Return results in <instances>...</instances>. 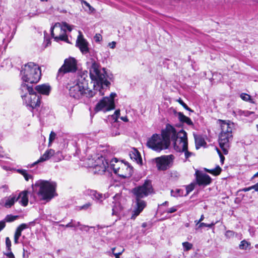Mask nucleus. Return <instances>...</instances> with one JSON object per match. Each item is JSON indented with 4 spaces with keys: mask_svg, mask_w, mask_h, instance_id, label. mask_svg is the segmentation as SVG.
I'll return each mask as SVG.
<instances>
[{
    "mask_svg": "<svg viewBox=\"0 0 258 258\" xmlns=\"http://www.w3.org/2000/svg\"><path fill=\"white\" fill-rule=\"evenodd\" d=\"M90 75L92 80L94 81V91L88 89L87 83L85 79H79L75 81L70 87L69 94L71 97L80 99L83 97L90 98L96 94L99 96L104 94V92L109 88L110 84L107 80L108 76L105 69L101 68L100 66H91Z\"/></svg>",
    "mask_w": 258,
    "mask_h": 258,
    "instance_id": "nucleus-1",
    "label": "nucleus"
},
{
    "mask_svg": "<svg viewBox=\"0 0 258 258\" xmlns=\"http://www.w3.org/2000/svg\"><path fill=\"white\" fill-rule=\"evenodd\" d=\"M32 186L41 199L48 201L54 197L56 184L53 181L39 180Z\"/></svg>",
    "mask_w": 258,
    "mask_h": 258,
    "instance_id": "nucleus-2",
    "label": "nucleus"
},
{
    "mask_svg": "<svg viewBox=\"0 0 258 258\" xmlns=\"http://www.w3.org/2000/svg\"><path fill=\"white\" fill-rule=\"evenodd\" d=\"M221 123V133L219 136V144L223 153L225 155L228 153L230 143L233 139L232 130L234 124L230 121L220 120Z\"/></svg>",
    "mask_w": 258,
    "mask_h": 258,
    "instance_id": "nucleus-3",
    "label": "nucleus"
},
{
    "mask_svg": "<svg viewBox=\"0 0 258 258\" xmlns=\"http://www.w3.org/2000/svg\"><path fill=\"white\" fill-rule=\"evenodd\" d=\"M20 75L23 82L37 83L41 78V71L39 66H22Z\"/></svg>",
    "mask_w": 258,
    "mask_h": 258,
    "instance_id": "nucleus-4",
    "label": "nucleus"
},
{
    "mask_svg": "<svg viewBox=\"0 0 258 258\" xmlns=\"http://www.w3.org/2000/svg\"><path fill=\"white\" fill-rule=\"evenodd\" d=\"M66 28L69 31L72 30L71 26L67 23H64L62 26L60 23H56L53 26L51 27V35L56 41H62L68 43H71L68 36L66 35Z\"/></svg>",
    "mask_w": 258,
    "mask_h": 258,
    "instance_id": "nucleus-5",
    "label": "nucleus"
},
{
    "mask_svg": "<svg viewBox=\"0 0 258 258\" xmlns=\"http://www.w3.org/2000/svg\"><path fill=\"white\" fill-rule=\"evenodd\" d=\"M110 166L114 173L120 177H126L131 174L132 169L128 164L118 161L116 158L110 162Z\"/></svg>",
    "mask_w": 258,
    "mask_h": 258,
    "instance_id": "nucleus-6",
    "label": "nucleus"
},
{
    "mask_svg": "<svg viewBox=\"0 0 258 258\" xmlns=\"http://www.w3.org/2000/svg\"><path fill=\"white\" fill-rule=\"evenodd\" d=\"M147 145L149 148L156 152H160L169 147L162 136L157 134L153 135L151 138H149Z\"/></svg>",
    "mask_w": 258,
    "mask_h": 258,
    "instance_id": "nucleus-7",
    "label": "nucleus"
},
{
    "mask_svg": "<svg viewBox=\"0 0 258 258\" xmlns=\"http://www.w3.org/2000/svg\"><path fill=\"white\" fill-rule=\"evenodd\" d=\"M179 140H177L174 143V148L179 152H184L185 158L187 159L190 157L192 153L189 152L187 150V137L186 133L183 131L181 130L179 134Z\"/></svg>",
    "mask_w": 258,
    "mask_h": 258,
    "instance_id": "nucleus-8",
    "label": "nucleus"
},
{
    "mask_svg": "<svg viewBox=\"0 0 258 258\" xmlns=\"http://www.w3.org/2000/svg\"><path fill=\"white\" fill-rule=\"evenodd\" d=\"M132 192L136 198L142 199L147 197L153 192L151 181L149 180H146L142 185L134 188Z\"/></svg>",
    "mask_w": 258,
    "mask_h": 258,
    "instance_id": "nucleus-9",
    "label": "nucleus"
},
{
    "mask_svg": "<svg viewBox=\"0 0 258 258\" xmlns=\"http://www.w3.org/2000/svg\"><path fill=\"white\" fill-rule=\"evenodd\" d=\"M116 96V93H111L109 97H104L97 103L95 107V110L98 112L102 110L108 111L114 109L115 107L114 98Z\"/></svg>",
    "mask_w": 258,
    "mask_h": 258,
    "instance_id": "nucleus-10",
    "label": "nucleus"
},
{
    "mask_svg": "<svg viewBox=\"0 0 258 258\" xmlns=\"http://www.w3.org/2000/svg\"><path fill=\"white\" fill-rule=\"evenodd\" d=\"M179 132L178 133L174 127L172 125L168 124L166 125V128L162 130L161 135L164 139L167 145L169 146L170 144V140L174 142V143L177 140H179Z\"/></svg>",
    "mask_w": 258,
    "mask_h": 258,
    "instance_id": "nucleus-11",
    "label": "nucleus"
},
{
    "mask_svg": "<svg viewBox=\"0 0 258 258\" xmlns=\"http://www.w3.org/2000/svg\"><path fill=\"white\" fill-rule=\"evenodd\" d=\"M174 159L173 155H163L155 159L156 165L159 170H165L172 163Z\"/></svg>",
    "mask_w": 258,
    "mask_h": 258,
    "instance_id": "nucleus-12",
    "label": "nucleus"
},
{
    "mask_svg": "<svg viewBox=\"0 0 258 258\" xmlns=\"http://www.w3.org/2000/svg\"><path fill=\"white\" fill-rule=\"evenodd\" d=\"M23 102L27 106L30 108L32 110L37 109L40 105V97L39 95H37L35 92L33 94H28V97L23 99Z\"/></svg>",
    "mask_w": 258,
    "mask_h": 258,
    "instance_id": "nucleus-13",
    "label": "nucleus"
},
{
    "mask_svg": "<svg viewBox=\"0 0 258 258\" xmlns=\"http://www.w3.org/2000/svg\"><path fill=\"white\" fill-rule=\"evenodd\" d=\"M88 45V42L84 38L82 32L79 31L76 40V46L79 48L82 54H86L89 52Z\"/></svg>",
    "mask_w": 258,
    "mask_h": 258,
    "instance_id": "nucleus-14",
    "label": "nucleus"
},
{
    "mask_svg": "<svg viewBox=\"0 0 258 258\" xmlns=\"http://www.w3.org/2000/svg\"><path fill=\"white\" fill-rule=\"evenodd\" d=\"M196 178L197 184L199 186H206L211 183L212 179L209 175L198 170L196 172Z\"/></svg>",
    "mask_w": 258,
    "mask_h": 258,
    "instance_id": "nucleus-15",
    "label": "nucleus"
},
{
    "mask_svg": "<svg viewBox=\"0 0 258 258\" xmlns=\"http://www.w3.org/2000/svg\"><path fill=\"white\" fill-rule=\"evenodd\" d=\"M54 156L55 157L56 156H60L57 161H59L61 160L62 158L61 153L59 152H57L55 153L54 150L52 149H49L45 151V152L41 156L39 160H38L36 162H34L33 164L31 165V167L33 166L34 165L37 164L38 163L43 162L44 161H46L48 160L51 157Z\"/></svg>",
    "mask_w": 258,
    "mask_h": 258,
    "instance_id": "nucleus-16",
    "label": "nucleus"
},
{
    "mask_svg": "<svg viewBox=\"0 0 258 258\" xmlns=\"http://www.w3.org/2000/svg\"><path fill=\"white\" fill-rule=\"evenodd\" d=\"M146 206L145 201L141 199L136 198V205L131 217L132 219H135L144 210Z\"/></svg>",
    "mask_w": 258,
    "mask_h": 258,
    "instance_id": "nucleus-17",
    "label": "nucleus"
},
{
    "mask_svg": "<svg viewBox=\"0 0 258 258\" xmlns=\"http://www.w3.org/2000/svg\"><path fill=\"white\" fill-rule=\"evenodd\" d=\"M31 84L25 82L21 84L20 88V93L22 99H24V98H27L28 94H33L35 92L32 88V85Z\"/></svg>",
    "mask_w": 258,
    "mask_h": 258,
    "instance_id": "nucleus-18",
    "label": "nucleus"
},
{
    "mask_svg": "<svg viewBox=\"0 0 258 258\" xmlns=\"http://www.w3.org/2000/svg\"><path fill=\"white\" fill-rule=\"evenodd\" d=\"M78 70L77 66H61L58 71L56 79L60 80L66 74L75 73Z\"/></svg>",
    "mask_w": 258,
    "mask_h": 258,
    "instance_id": "nucleus-19",
    "label": "nucleus"
},
{
    "mask_svg": "<svg viewBox=\"0 0 258 258\" xmlns=\"http://www.w3.org/2000/svg\"><path fill=\"white\" fill-rule=\"evenodd\" d=\"M104 158L101 157L98 158L97 164L95 165L94 169L95 172H97L98 174H102L104 173L108 167V162L106 161H104Z\"/></svg>",
    "mask_w": 258,
    "mask_h": 258,
    "instance_id": "nucleus-20",
    "label": "nucleus"
},
{
    "mask_svg": "<svg viewBox=\"0 0 258 258\" xmlns=\"http://www.w3.org/2000/svg\"><path fill=\"white\" fill-rule=\"evenodd\" d=\"M35 90L40 94L48 95L51 90V87L48 84H44L36 86Z\"/></svg>",
    "mask_w": 258,
    "mask_h": 258,
    "instance_id": "nucleus-21",
    "label": "nucleus"
},
{
    "mask_svg": "<svg viewBox=\"0 0 258 258\" xmlns=\"http://www.w3.org/2000/svg\"><path fill=\"white\" fill-rule=\"evenodd\" d=\"M28 192L27 190H24L19 193V196H17L18 201L23 206L25 207L28 203Z\"/></svg>",
    "mask_w": 258,
    "mask_h": 258,
    "instance_id": "nucleus-22",
    "label": "nucleus"
},
{
    "mask_svg": "<svg viewBox=\"0 0 258 258\" xmlns=\"http://www.w3.org/2000/svg\"><path fill=\"white\" fill-rule=\"evenodd\" d=\"M129 155L130 158L132 160L136 161L138 164H142V159L141 156L139 152L136 149L134 148L133 150L130 152Z\"/></svg>",
    "mask_w": 258,
    "mask_h": 258,
    "instance_id": "nucleus-23",
    "label": "nucleus"
},
{
    "mask_svg": "<svg viewBox=\"0 0 258 258\" xmlns=\"http://www.w3.org/2000/svg\"><path fill=\"white\" fill-rule=\"evenodd\" d=\"M89 194L92 198L97 202L101 203L106 199V197L104 195L98 192L96 190H90Z\"/></svg>",
    "mask_w": 258,
    "mask_h": 258,
    "instance_id": "nucleus-24",
    "label": "nucleus"
},
{
    "mask_svg": "<svg viewBox=\"0 0 258 258\" xmlns=\"http://www.w3.org/2000/svg\"><path fill=\"white\" fill-rule=\"evenodd\" d=\"M5 200V207L9 208H11L16 201H18V198H17L16 195H12L7 198Z\"/></svg>",
    "mask_w": 258,
    "mask_h": 258,
    "instance_id": "nucleus-25",
    "label": "nucleus"
},
{
    "mask_svg": "<svg viewBox=\"0 0 258 258\" xmlns=\"http://www.w3.org/2000/svg\"><path fill=\"white\" fill-rule=\"evenodd\" d=\"M178 117L180 121L186 123L189 125H193V122L190 118L185 116L182 113L179 112L177 113Z\"/></svg>",
    "mask_w": 258,
    "mask_h": 258,
    "instance_id": "nucleus-26",
    "label": "nucleus"
},
{
    "mask_svg": "<svg viewBox=\"0 0 258 258\" xmlns=\"http://www.w3.org/2000/svg\"><path fill=\"white\" fill-rule=\"evenodd\" d=\"M122 210V207L119 203H115L112 207V215L118 216Z\"/></svg>",
    "mask_w": 258,
    "mask_h": 258,
    "instance_id": "nucleus-27",
    "label": "nucleus"
},
{
    "mask_svg": "<svg viewBox=\"0 0 258 258\" xmlns=\"http://www.w3.org/2000/svg\"><path fill=\"white\" fill-rule=\"evenodd\" d=\"M194 137L195 140L196 148L197 149H199L204 145V143H205V142L204 140L201 137L195 135Z\"/></svg>",
    "mask_w": 258,
    "mask_h": 258,
    "instance_id": "nucleus-28",
    "label": "nucleus"
},
{
    "mask_svg": "<svg viewBox=\"0 0 258 258\" xmlns=\"http://www.w3.org/2000/svg\"><path fill=\"white\" fill-rule=\"evenodd\" d=\"M80 225V222L76 221L75 220L72 219L71 221L65 225V228H74L76 229L77 227Z\"/></svg>",
    "mask_w": 258,
    "mask_h": 258,
    "instance_id": "nucleus-29",
    "label": "nucleus"
},
{
    "mask_svg": "<svg viewBox=\"0 0 258 258\" xmlns=\"http://www.w3.org/2000/svg\"><path fill=\"white\" fill-rule=\"evenodd\" d=\"M240 98L244 101L249 102L251 103H255V102L251 98V96L246 93H241L240 95Z\"/></svg>",
    "mask_w": 258,
    "mask_h": 258,
    "instance_id": "nucleus-30",
    "label": "nucleus"
},
{
    "mask_svg": "<svg viewBox=\"0 0 258 258\" xmlns=\"http://www.w3.org/2000/svg\"><path fill=\"white\" fill-rule=\"evenodd\" d=\"M77 60L75 58L69 57L64 59L63 64H77Z\"/></svg>",
    "mask_w": 258,
    "mask_h": 258,
    "instance_id": "nucleus-31",
    "label": "nucleus"
},
{
    "mask_svg": "<svg viewBox=\"0 0 258 258\" xmlns=\"http://www.w3.org/2000/svg\"><path fill=\"white\" fill-rule=\"evenodd\" d=\"M18 216H13L12 215H7L4 220L6 222H11L16 220L18 218Z\"/></svg>",
    "mask_w": 258,
    "mask_h": 258,
    "instance_id": "nucleus-32",
    "label": "nucleus"
},
{
    "mask_svg": "<svg viewBox=\"0 0 258 258\" xmlns=\"http://www.w3.org/2000/svg\"><path fill=\"white\" fill-rule=\"evenodd\" d=\"M32 223H34L33 222H30L29 223V224H25V223H23V224H21L20 225H19V226L17 228V230L20 232H21V233L22 232V231L25 229H27L28 228H29V225H30L31 224H32Z\"/></svg>",
    "mask_w": 258,
    "mask_h": 258,
    "instance_id": "nucleus-33",
    "label": "nucleus"
},
{
    "mask_svg": "<svg viewBox=\"0 0 258 258\" xmlns=\"http://www.w3.org/2000/svg\"><path fill=\"white\" fill-rule=\"evenodd\" d=\"M182 246L184 251H188L192 247V244L188 242H184L182 243Z\"/></svg>",
    "mask_w": 258,
    "mask_h": 258,
    "instance_id": "nucleus-34",
    "label": "nucleus"
},
{
    "mask_svg": "<svg viewBox=\"0 0 258 258\" xmlns=\"http://www.w3.org/2000/svg\"><path fill=\"white\" fill-rule=\"evenodd\" d=\"M250 244L245 240H243L240 242V244L239 245V247L240 249H246V248Z\"/></svg>",
    "mask_w": 258,
    "mask_h": 258,
    "instance_id": "nucleus-35",
    "label": "nucleus"
},
{
    "mask_svg": "<svg viewBox=\"0 0 258 258\" xmlns=\"http://www.w3.org/2000/svg\"><path fill=\"white\" fill-rule=\"evenodd\" d=\"M215 223H213V222L211 224H206V223L202 222L199 224L198 228L200 229V228H202L204 226L211 228L213 227L215 225Z\"/></svg>",
    "mask_w": 258,
    "mask_h": 258,
    "instance_id": "nucleus-36",
    "label": "nucleus"
},
{
    "mask_svg": "<svg viewBox=\"0 0 258 258\" xmlns=\"http://www.w3.org/2000/svg\"><path fill=\"white\" fill-rule=\"evenodd\" d=\"M82 3L84 4L89 9L88 13H92L95 11V9L93 8L88 2L85 1H82Z\"/></svg>",
    "mask_w": 258,
    "mask_h": 258,
    "instance_id": "nucleus-37",
    "label": "nucleus"
},
{
    "mask_svg": "<svg viewBox=\"0 0 258 258\" xmlns=\"http://www.w3.org/2000/svg\"><path fill=\"white\" fill-rule=\"evenodd\" d=\"M181 190L180 189H176L175 190L172 189L171 190V195L173 197H178L181 195Z\"/></svg>",
    "mask_w": 258,
    "mask_h": 258,
    "instance_id": "nucleus-38",
    "label": "nucleus"
},
{
    "mask_svg": "<svg viewBox=\"0 0 258 258\" xmlns=\"http://www.w3.org/2000/svg\"><path fill=\"white\" fill-rule=\"evenodd\" d=\"M55 137H56V134L54 132L52 131L50 133V135H49V144H48L49 146H50L51 145V142H52L54 140Z\"/></svg>",
    "mask_w": 258,
    "mask_h": 258,
    "instance_id": "nucleus-39",
    "label": "nucleus"
},
{
    "mask_svg": "<svg viewBox=\"0 0 258 258\" xmlns=\"http://www.w3.org/2000/svg\"><path fill=\"white\" fill-rule=\"evenodd\" d=\"M185 109L187 110L193 112V111L188 107V106L180 99L179 98L177 100Z\"/></svg>",
    "mask_w": 258,
    "mask_h": 258,
    "instance_id": "nucleus-40",
    "label": "nucleus"
},
{
    "mask_svg": "<svg viewBox=\"0 0 258 258\" xmlns=\"http://www.w3.org/2000/svg\"><path fill=\"white\" fill-rule=\"evenodd\" d=\"M235 233L233 231L227 230L226 231L225 236L228 238H230L234 236Z\"/></svg>",
    "mask_w": 258,
    "mask_h": 258,
    "instance_id": "nucleus-41",
    "label": "nucleus"
},
{
    "mask_svg": "<svg viewBox=\"0 0 258 258\" xmlns=\"http://www.w3.org/2000/svg\"><path fill=\"white\" fill-rule=\"evenodd\" d=\"M21 232L18 231L16 229V231L15 232V235H14V242L15 243H17L18 242V239H19V237L21 236Z\"/></svg>",
    "mask_w": 258,
    "mask_h": 258,
    "instance_id": "nucleus-42",
    "label": "nucleus"
},
{
    "mask_svg": "<svg viewBox=\"0 0 258 258\" xmlns=\"http://www.w3.org/2000/svg\"><path fill=\"white\" fill-rule=\"evenodd\" d=\"M6 247L7 248V251H10L11 250V241L9 237H7L6 238Z\"/></svg>",
    "mask_w": 258,
    "mask_h": 258,
    "instance_id": "nucleus-43",
    "label": "nucleus"
},
{
    "mask_svg": "<svg viewBox=\"0 0 258 258\" xmlns=\"http://www.w3.org/2000/svg\"><path fill=\"white\" fill-rule=\"evenodd\" d=\"M213 175H218L220 174L221 172V168L219 166H217L216 168L213 169Z\"/></svg>",
    "mask_w": 258,
    "mask_h": 258,
    "instance_id": "nucleus-44",
    "label": "nucleus"
},
{
    "mask_svg": "<svg viewBox=\"0 0 258 258\" xmlns=\"http://www.w3.org/2000/svg\"><path fill=\"white\" fill-rule=\"evenodd\" d=\"M178 206H174L167 209L166 211L167 213H173L176 212L178 209Z\"/></svg>",
    "mask_w": 258,
    "mask_h": 258,
    "instance_id": "nucleus-45",
    "label": "nucleus"
},
{
    "mask_svg": "<svg viewBox=\"0 0 258 258\" xmlns=\"http://www.w3.org/2000/svg\"><path fill=\"white\" fill-rule=\"evenodd\" d=\"M91 206V204L90 203H87L85 204H84V205L82 206H80L79 207V209L80 210H87L88 209H89L90 206Z\"/></svg>",
    "mask_w": 258,
    "mask_h": 258,
    "instance_id": "nucleus-46",
    "label": "nucleus"
},
{
    "mask_svg": "<svg viewBox=\"0 0 258 258\" xmlns=\"http://www.w3.org/2000/svg\"><path fill=\"white\" fill-rule=\"evenodd\" d=\"M5 255H6L8 258H15V255L12 252L11 250L10 251H7V252L4 253Z\"/></svg>",
    "mask_w": 258,
    "mask_h": 258,
    "instance_id": "nucleus-47",
    "label": "nucleus"
},
{
    "mask_svg": "<svg viewBox=\"0 0 258 258\" xmlns=\"http://www.w3.org/2000/svg\"><path fill=\"white\" fill-rule=\"evenodd\" d=\"M217 152H218V154L219 155L221 162L222 164H223L224 161V159H225V157H224V156L221 153L220 150L219 149H218V148H217Z\"/></svg>",
    "mask_w": 258,
    "mask_h": 258,
    "instance_id": "nucleus-48",
    "label": "nucleus"
},
{
    "mask_svg": "<svg viewBox=\"0 0 258 258\" xmlns=\"http://www.w3.org/2000/svg\"><path fill=\"white\" fill-rule=\"evenodd\" d=\"M254 112L249 111H241V115H244L245 116H249L252 114H253Z\"/></svg>",
    "mask_w": 258,
    "mask_h": 258,
    "instance_id": "nucleus-49",
    "label": "nucleus"
},
{
    "mask_svg": "<svg viewBox=\"0 0 258 258\" xmlns=\"http://www.w3.org/2000/svg\"><path fill=\"white\" fill-rule=\"evenodd\" d=\"M194 187H195V185L193 184H191L188 185L186 187L187 193L188 194L189 192L191 191L194 189Z\"/></svg>",
    "mask_w": 258,
    "mask_h": 258,
    "instance_id": "nucleus-50",
    "label": "nucleus"
},
{
    "mask_svg": "<svg viewBox=\"0 0 258 258\" xmlns=\"http://www.w3.org/2000/svg\"><path fill=\"white\" fill-rule=\"evenodd\" d=\"M115 249V248H112L111 249V250H112V252L113 255L115 256V258H119V255L122 253L123 250L121 252H119L118 253H115L114 251Z\"/></svg>",
    "mask_w": 258,
    "mask_h": 258,
    "instance_id": "nucleus-51",
    "label": "nucleus"
},
{
    "mask_svg": "<svg viewBox=\"0 0 258 258\" xmlns=\"http://www.w3.org/2000/svg\"><path fill=\"white\" fill-rule=\"evenodd\" d=\"M94 39L96 42H99L102 40V36L99 34H97L94 37Z\"/></svg>",
    "mask_w": 258,
    "mask_h": 258,
    "instance_id": "nucleus-52",
    "label": "nucleus"
},
{
    "mask_svg": "<svg viewBox=\"0 0 258 258\" xmlns=\"http://www.w3.org/2000/svg\"><path fill=\"white\" fill-rule=\"evenodd\" d=\"M6 227V223L5 220L0 221V232Z\"/></svg>",
    "mask_w": 258,
    "mask_h": 258,
    "instance_id": "nucleus-53",
    "label": "nucleus"
},
{
    "mask_svg": "<svg viewBox=\"0 0 258 258\" xmlns=\"http://www.w3.org/2000/svg\"><path fill=\"white\" fill-rule=\"evenodd\" d=\"M17 172L23 176L27 173V171L25 169H18Z\"/></svg>",
    "mask_w": 258,
    "mask_h": 258,
    "instance_id": "nucleus-54",
    "label": "nucleus"
},
{
    "mask_svg": "<svg viewBox=\"0 0 258 258\" xmlns=\"http://www.w3.org/2000/svg\"><path fill=\"white\" fill-rule=\"evenodd\" d=\"M23 176L24 177L25 180L27 181H28L30 179H31L32 177L31 175L29 174L28 173L26 174Z\"/></svg>",
    "mask_w": 258,
    "mask_h": 258,
    "instance_id": "nucleus-55",
    "label": "nucleus"
},
{
    "mask_svg": "<svg viewBox=\"0 0 258 258\" xmlns=\"http://www.w3.org/2000/svg\"><path fill=\"white\" fill-rule=\"evenodd\" d=\"M108 45L111 48H114L116 46V42L115 41H112V42L109 43Z\"/></svg>",
    "mask_w": 258,
    "mask_h": 258,
    "instance_id": "nucleus-56",
    "label": "nucleus"
},
{
    "mask_svg": "<svg viewBox=\"0 0 258 258\" xmlns=\"http://www.w3.org/2000/svg\"><path fill=\"white\" fill-rule=\"evenodd\" d=\"M79 227H80V229L82 231L85 230L86 228H89L88 226L83 225V224H81V223H80V225H79Z\"/></svg>",
    "mask_w": 258,
    "mask_h": 258,
    "instance_id": "nucleus-57",
    "label": "nucleus"
},
{
    "mask_svg": "<svg viewBox=\"0 0 258 258\" xmlns=\"http://www.w3.org/2000/svg\"><path fill=\"white\" fill-rule=\"evenodd\" d=\"M251 189H254L256 191H258V182L255 184L251 186Z\"/></svg>",
    "mask_w": 258,
    "mask_h": 258,
    "instance_id": "nucleus-58",
    "label": "nucleus"
},
{
    "mask_svg": "<svg viewBox=\"0 0 258 258\" xmlns=\"http://www.w3.org/2000/svg\"><path fill=\"white\" fill-rule=\"evenodd\" d=\"M251 189V187L249 186V187H245V188H243L242 189V190L243 191L246 192V191L250 190Z\"/></svg>",
    "mask_w": 258,
    "mask_h": 258,
    "instance_id": "nucleus-59",
    "label": "nucleus"
},
{
    "mask_svg": "<svg viewBox=\"0 0 258 258\" xmlns=\"http://www.w3.org/2000/svg\"><path fill=\"white\" fill-rule=\"evenodd\" d=\"M120 119L123 120V121H125V122H127L128 121V119H127V116H122V117H121Z\"/></svg>",
    "mask_w": 258,
    "mask_h": 258,
    "instance_id": "nucleus-60",
    "label": "nucleus"
},
{
    "mask_svg": "<svg viewBox=\"0 0 258 258\" xmlns=\"http://www.w3.org/2000/svg\"><path fill=\"white\" fill-rule=\"evenodd\" d=\"M236 237L238 238L239 239H241L242 238V234H238L237 233H235V235Z\"/></svg>",
    "mask_w": 258,
    "mask_h": 258,
    "instance_id": "nucleus-61",
    "label": "nucleus"
},
{
    "mask_svg": "<svg viewBox=\"0 0 258 258\" xmlns=\"http://www.w3.org/2000/svg\"><path fill=\"white\" fill-rule=\"evenodd\" d=\"M115 114L116 116V117H118V115L120 114V110H117L115 111Z\"/></svg>",
    "mask_w": 258,
    "mask_h": 258,
    "instance_id": "nucleus-62",
    "label": "nucleus"
},
{
    "mask_svg": "<svg viewBox=\"0 0 258 258\" xmlns=\"http://www.w3.org/2000/svg\"><path fill=\"white\" fill-rule=\"evenodd\" d=\"M204 219V215H202L200 219L199 220V222H201Z\"/></svg>",
    "mask_w": 258,
    "mask_h": 258,
    "instance_id": "nucleus-63",
    "label": "nucleus"
},
{
    "mask_svg": "<svg viewBox=\"0 0 258 258\" xmlns=\"http://www.w3.org/2000/svg\"><path fill=\"white\" fill-rule=\"evenodd\" d=\"M206 171L209 172V173H211L212 174H213V169H206Z\"/></svg>",
    "mask_w": 258,
    "mask_h": 258,
    "instance_id": "nucleus-64",
    "label": "nucleus"
}]
</instances>
